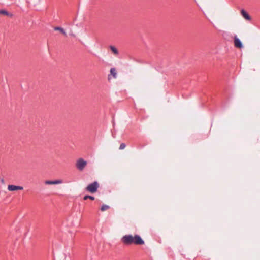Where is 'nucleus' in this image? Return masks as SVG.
<instances>
[{
  "label": "nucleus",
  "instance_id": "nucleus-1",
  "mask_svg": "<svg viewBox=\"0 0 260 260\" xmlns=\"http://www.w3.org/2000/svg\"><path fill=\"white\" fill-rule=\"evenodd\" d=\"M122 242L126 245L135 244L136 245H142L144 243V241L139 235H127L124 236L121 239Z\"/></svg>",
  "mask_w": 260,
  "mask_h": 260
},
{
  "label": "nucleus",
  "instance_id": "nucleus-2",
  "mask_svg": "<svg viewBox=\"0 0 260 260\" xmlns=\"http://www.w3.org/2000/svg\"><path fill=\"white\" fill-rule=\"evenodd\" d=\"M99 187V184L98 182H94L89 184L86 188V190L91 193L96 192Z\"/></svg>",
  "mask_w": 260,
  "mask_h": 260
},
{
  "label": "nucleus",
  "instance_id": "nucleus-3",
  "mask_svg": "<svg viewBox=\"0 0 260 260\" xmlns=\"http://www.w3.org/2000/svg\"><path fill=\"white\" fill-rule=\"evenodd\" d=\"M87 161L83 158L78 159L76 163V167L79 171H82L87 165Z\"/></svg>",
  "mask_w": 260,
  "mask_h": 260
},
{
  "label": "nucleus",
  "instance_id": "nucleus-4",
  "mask_svg": "<svg viewBox=\"0 0 260 260\" xmlns=\"http://www.w3.org/2000/svg\"><path fill=\"white\" fill-rule=\"evenodd\" d=\"M234 45L236 48H242L243 47V45L241 41L237 37V36H235L234 37Z\"/></svg>",
  "mask_w": 260,
  "mask_h": 260
},
{
  "label": "nucleus",
  "instance_id": "nucleus-5",
  "mask_svg": "<svg viewBox=\"0 0 260 260\" xmlns=\"http://www.w3.org/2000/svg\"><path fill=\"white\" fill-rule=\"evenodd\" d=\"M63 183L62 180H56L54 181L47 180L45 181V184L46 185H56L59 184Z\"/></svg>",
  "mask_w": 260,
  "mask_h": 260
},
{
  "label": "nucleus",
  "instance_id": "nucleus-6",
  "mask_svg": "<svg viewBox=\"0 0 260 260\" xmlns=\"http://www.w3.org/2000/svg\"><path fill=\"white\" fill-rule=\"evenodd\" d=\"M23 188L20 186H15L14 185H9L8 186V189L9 191H15L18 190H23Z\"/></svg>",
  "mask_w": 260,
  "mask_h": 260
},
{
  "label": "nucleus",
  "instance_id": "nucleus-7",
  "mask_svg": "<svg viewBox=\"0 0 260 260\" xmlns=\"http://www.w3.org/2000/svg\"><path fill=\"white\" fill-rule=\"evenodd\" d=\"M241 14L242 15V16L247 20H250L251 17L248 15V14L244 10L242 9L241 11Z\"/></svg>",
  "mask_w": 260,
  "mask_h": 260
},
{
  "label": "nucleus",
  "instance_id": "nucleus-8",
  "mask_svg": "<svg viewBox=\"0 0 260 260\" xmlns=\"http://www.w3.org/2000/svg\"><path fill=\"white\" fill-rule=\"evenodd\" d=\"M110 74L112 75L114 78H117V72L115 68H112L110 69Z\"/></svg>",
  "mask_w": 260,
  "mask_h": 260
},
{
  "label": "nucleus",
  "instance_id": "nucleus-9",
  "mask_svg": "<svg viewBox=\"0 0 260 260\" xmlns=\"http://www.w3.org/2000/svg\"><path fill=\"white\" fill-rule=\"evenodd\" d=\"M0 14H3L7 16H9L10 17H12L13 14L11 13H9L8 11H7L5 10H0Z\"/></svg>",
  "mask_w": 260,
  "mask_h": 260
},
{
  "label": "nucleus",
  "instance_id": "nucleus-10",
  "mask_svg": "<svg viewBox=\"0 0 260 260\" xmlns=\"http://www.w3.org/2000/svg\"><path fill=\"white\" fill-rule=\"evenodd\" d=\"M54 30H58L59 31L60 33H61L62 34H63V35L64 36H67V34L65 31V30H64L63 28H61V27H54Z\"/></svg>",
  "mask_w": 260,
  "mask_h": 260
},
{
  "label": "nucleus",
  "instance_id": "nucleus-11",
  "mask_svg": "<svg viewBox=\"0 0 260 260\" xmlns=\"http://www.w3.org/2000/svg\"><path fill=\"white\" fill-rule=\"evenodd\" d=\"M110 48L115 55H117L118 54V51L116 47L113 46H110Z\"/></svg>",
  "mask_w": 260,
  "mask_h": 260
},
{
  "label": "nucleus",
  "instance_id": "nucleus-12",
  "mask_svg": "<svg viewBox=\"0 0 260 260\" xmlns=\"http://www.w3.org/2000/svg\"><path fill=\"white\" fill-rule=\"evenodd\" d=\"M110 208V207L107 205H103L101 208V210L104 212Z\"/></svg>",
  "mask_w": 260,
  "mask_h": 260
},
{
  "label": "nucleus",
  "instance_id": "nucleus-13",
  "mask_svg": "<svg viewBox=\"0 0 260 260\" xmlns=\"http://www.w3.org/2000/svg\"><path fill=\"white\" fill-rule=\"evenodd\" d=\"M88 199H90L92 200H94V197H93V196H88V195H86L84 197V200H86Z\"/></svg>",
  "mask_w": 260,
  "mask_h": 260
},
{
  "label": "nucleus",
  "instance_id": "nucleus-14",
  "mask_svg": "<svg viewBox=\"0 0 260 260\" xmlns=\"http://www.w3.org/2000/svg\"><path fill=\"white\" fill-rule=\"evenodd\" d=\"M125 147H126L125 144L124 143H122L120 145L119 149H120V150L124 149L125 148Z\"/></svg>",
  "mask_w": 260,
  "mask_h": 260
},
{
  "label": "nucleus",
  "instance_id": "nucleus-15",
  "mask_svg": "<svg viewBox=\"0 0 260 260\" xmlns=\"http://www.w3.org/2000/svg\"><path fill=\"white\" fill-rule=\"evenodd\" d=\"M110 78H110V75H108V80H110Z\"/></svg>",
  "mask_w": 260,
  "mask_h": 260
}]
</instances>
